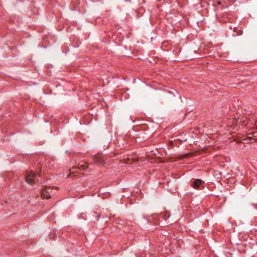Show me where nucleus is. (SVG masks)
Segmentation results:
<instances>
[{"instance_id":"obj_1","label":"nucleus","mask_w":257,"mask_h":257,"mask_svg":"<svg viewBox=\"0 0 257 257\" xmlns=\"http://www.w3.org/2000/svg\"><path fill=\"white\" fill-rule=\"evenodd\" d=\"M36 175L33 171L27 172L25 176V181L28 184L33 185L35 183Z\"/></svg>"},{"instance_id":"obj_2","label":"nucleus","mask_w":257,"mask_h":257,"mask_svg":"<svg viewBox=\"0 0 257 257\" xmlns=\"http://www.w3.org/2000/svg\"><path fill=\"white\" fill-rule=\"evenodd\" d=\"M93 159L95 163L104 166L106 164L105 160L104 159V156L100 154L95 155L93 157Z\"/></svg>"},{"instance_id":"obj_3","label":"nucleus","mask_w":257,"mask_h":257,"mask_svg":"<svg viewBox=\"0 0 257 257\" xmlns=\"http://www.w3.org/2000/svg\"><path fill=\"white\" fill-rule=\"evenodd\" d=\"M49 190L51 191V189H48L46 187H44L41 189V196L42 198L48 199L51 198Z\"/></svg>"},{"instance_id":"obj_4","label":"nucleus","mask_w":257,"mask_h":257,"mask_svg":"<svg viewBox=\"0 0 257 257\" xmlns=\"http://www.w3.org/2000/svg\"><path fill=\"white\" fill-rule=\"evenodd\" d=\"M77 168L79 169L80 171H85L88 168V165L78 164ZM75 169H76V168H72L71 169H70V174L68 175V177H69L71 175V174L73 173H75V176L77 175L76 174H75L76 171H74V170Z\"/></svg>"},{"instance_id":"obj_5","label":"nucleus","mask_w":257,"mask_h":257,"mask_svg":"<svg viewBox=\"0 0 257 257\" xmlns=\"http://www.w3.org/2000/svg\"><path fill=\"white\" fill-rule=\"evenodd\" d=\"M204 183V181L201 179H195L192 183L191 186L196 189H198L200 188L201 185Z\"/></svg>"},{"instance_id":"obj_6","label":"nucleus","mask_w":257,"mask_h":257,"mask_svg":"<svg viewBox=\"0 0 257 257\" xmlns=\"http://www.w3.org/2000/svg\"><path fill=\"white\" fill-rule=\"evenodd\" d=\"M256 139L252 138V136L248 137L246 138H245L244 139H242V141H243V143L245 144H249L253 143V142L255 141Z\"/></svg>"},{"instance_id":"obj_7","label":"nucleus","mask_w":257,"mask_h":257,"mask_svg":"<svg viewBox=\"0 0 257 257\" xmlns=\"http://www.w3.org/2000/svg\"><path fill=\"white\" fill-rule=\"evenodd\" d=\"M243 33V31L241 30H238V32H237V35H241Z\"/></svg>"},{"instance_id":"obj_8","label":"nucleus","mask_w":257,"mask_h":257,"mask_svg":"<svg viewBox=\"0 0 257 257\" xmlns=\"http://www.w3.org/2000/svg\"><path fill=\"white\" fill-rule=\"evenodd\" d=\"M252 136H253L254 137H257V132H255V133H253V134L252 135Z\"/></svg>"},{"instance_id":"obj_9","label":"nucleus","mask_w":257,"mask_h":257,"mask_svg":"<svg viewBox=\"0 0 257 257\" xmlns=\"http://www.w3.org/2000/svg\"><path fill=\"white\" fill-rule=\"evenodd\" d=\"M217 4L219 5H221V2L220 1H217Z\"/></svg>"},{"instance_id":"obj_10","label":"nucleus","mask_w":257,"mask_h":257,"mask_svg":"<svg viewBox=\"0 0 257 257\" xmlns=\"http://www.w3.org/2000/svg\"><path fill=\"white\" fill-rule=\"evenodd\" d=\"M233 31L234 32H237V31H238V29L237 28H234Z\"/></svg>"},{"instance_id":"obj_11","label":"nucleus","mask_w":257,"mask_h":257,"mask_svg":"<svg viewBox=\"0 0 257 257\" xmlns=\"http://www.w3.org/2000/svg\"><path fill=\"white\" fill-rule=\"evenodd\" d=\"M255 222L257 223V218L255 220Z\"/></svg>"}]
</instances>
